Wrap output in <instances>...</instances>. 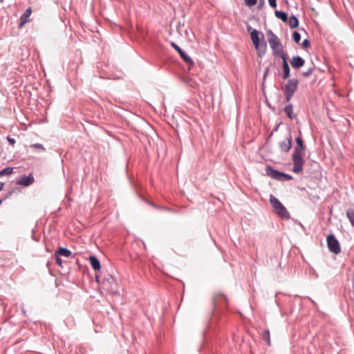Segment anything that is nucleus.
Returning <instances> with one entry per match:
<instances>
[{
  "label": "nucleus",
  "mask_w": 354,
  "mask_h": 354,
  "mask_svg": "<svg viewBox=\"0 0 354 354\" xmlns=\"http://www.w3.org/2000/svg\"><path fill=\"white\" fill-rule=\"evenodd\" d=\"M297 146L295 147L292 154V160L293 161L292 171L295 173H300L303 170L305 160L302 158L306 151V146L304 143L303 138L301 136L295 139Z\"/></svg>",
  "instance_id": "f257e3e1"
},
{
  "label": "nucleus",
  "mask_w": 354,
  "mask_h": 354,
  "mask_svg": "<svg viewBox=\"0 0 354 354\" xmlns=\"http://www.w3.org/2000/svg\"><path fill=\"white\" fill-rule=\"evenodd\" d=\"M267 35L274 55L280 58L288 56V53L283 50V45L280 39L271 30L267 31Z\"/></svg>",
  "instance_id": "f03ea898"
},
{
  "label": "nucleus",
  "mask_w": 354,
  "mask_h": 354,
  "mask_svg": "<svg viewBox=\"0 0 354 354\" xmlns=\"http://www.w3.org/2000/svg\"><path fill=\"white\" fill-rule=\"evenodd\" d=\"M270 203L274 212L282 219L288 220L290 215L284 205L273 195H270Z\"/></svg>",
  "instance_id": "7ed1b4c3"
},
{
  "label": "nucleus",
  "mask_w": 354,
  "mask_h": 354,
  "mask_svg": "<svg viewBox=\"0 0 354 354\" xmlns=\"http://www.w3.org/2000/svg\"><path fill=\"white\" fill-rule=\"evenodd\" d=\"M299 81L297 79H289L284 87L282 88L284 94L285 101L288 102L293 97L297 89Z\"/></svg>",
  "instance_id": "20e7f679"
},
{
  "label": "nucleus",
  "mask_w": 354,
  "mask_h": 354,
  "mask_svg": "<svg viewBox=\"0 0 354 354\" xmlns=\"http://www.w3.org/2000/svg\"><path fill=\"white\" fill-rule=\"evenodd\" d=\"M266 173L268 176L277 180L288 181L292 179L291 175L279 171L270 165L266 167Z\"/></svg>",
  "instance_id": "39448f33"
},
{
  "label": "nucleus",
  "mask_w": 354,
  "mask_h": 354,
  "mask_svg": "<svg viewBox=\"0 0 354 354\" xmlns=\"http://www.w3.org/2000/svg\"><path fill=\"white\" fill-rule=\"evenodd\" d=\"M327 245L329 251L331 252L338 254L341 252V248L338 240L336 239L334 234H331L326 237Z\"/></svg>",
  "instance_id": "423d86ee"
},
{
  "label": "nucleus",
  "mask_w": 354,
  "mask_h": 354,
  "mask_svg": "<svg viewBox=\"0 0 354 354\" xmlns=\"http://www.w3.org/2000/svg\"><path fill=\"white\" fill-rule=\"evenodd\" d=\"M171 46L179 53L181 58L189 64V67L193 66L194 65V61L192 59L187 55L185 52H184L175 42L171 41Z\"/></svg>",
  "instance_id": "0eeeda50"
},
{
  "label": "nucleus",
  "mask_w": 354,
  "mask_h": 354,
  "mask_svg": "<svg viewBox=\"0 0 354 354\" xmlns=\"http://www.w3.org/2000/svg\"><path fill=\"white\" fill-rule=\"evenodd\" d=\"M103 283L104 286H108V288L114 294H118L116 281L111 275L105 277Z\"/></svg>",
  "instance_id": "6e6552de"
},
{
  "label": "nucleus",
  "mask_w": 354,
  "mask_h": 354,
  "mask_svg": "<svg viewBox=\"0 0 354 354\" xmlns=\"http://www.w3.org/2000/svg\"><path fill=\"white\" fill-rule=\"evenodd\" d=\"M279 145L282 151L288 152L292 146L291 133H289L288 136L285 140L281 141Z\"/></svg>",
  "instance_id": "1a4fd4ad"
},
{
  "label": "nucleus",
  "mask_w": 354,
  "mask_h": 354,
  "mask_svg": "<svg viewBox=\"0 0 354 354\" xmlns=\"http://www.w3.org/2000/svg\"><path fill=\"white\" fill-rule=\"evenodd\" d=\"M221 300H223V301L225 304H227V297L223 293L216 292L212 295V305L213 307L212 312L216 308V306L221 301Z\"/></svg>",
  "instance_id": "9d476101"
},
{
  "label": "nucleus",
  "mask_w": 354,
  "mask_h": 354,
  "mask_svg": "<svg viewBox=\"0 0 354 354\" xmlns=\"http://www.w3.org/2000/svg\"><path fill=\"white\" fill-rule=\"evenodd\" d=\"M35 181L32 174H30L28 176H22L19 180L16 183L17 185H24L28 187L32 185Z\"/></svg>",
  "instance_id": "9b49d317"
},
{
  "label": "nucleus",
  "mask_w": 354,
  "mask_h": 354,
  "mask_svg": "<svg viewBox=\"0 0 354 354\" xmlns=\"http://www.w3.org/2000/svg\"><path fill=\"white\" fill-rule=\"evenodd\" d=\"M282 59V68H283V73L281 75V77L283 80H286L290 76V67L288 63V56L281 57Z\"/></svg>",
  "instance_id": "f8f14e48"
},
{
  "label": "nucleus",
  "mask_w": 354,
  "mask_h": 354,
  "mask_svg": "<svg viewBox=\"0 0 354 354\" xmlns=\"http://www.w3.org/2000/svg\"><path fill=\"white\" fill-rule=\"evenodd\" d=\"M32 14V9L30 7L28 8L26 11L20 17L19 27H22L27 22L30 21L29 17Z\"/></svg>",
  "instance_id": "ddd939ff"
},
{
  "label": "nucleus",
  "mask_w": 354,
  "mask_h": 354,
  "mask_svg": "<svg viewBox=\"0 0 354 354\" xmlns=\"http://www.w3.org/2000/svg\"><path fill=\"white\" fill-rule=\"evenodd\" d=\"M305 64V60L300 56H294L292 58L291 66L294 68H299L304 66Z\"/></svg>",
  "instance_id": "4468645a"
},
{
  "label": "nucleus",
  "mask_w": 354,
  "mask_h": 354,
  "mask_svg": "<svg viewBox=\"0 0 354 354\" xmlns=\"http://www.w3.org/2000/svg\"><path fill=\"white\" fill-rule=\"evenodd\" d=\"M247 30L250 32V37L252 42L260 40L259 35L261 34L262 39L264 38V35L263 33L260 32L259 30L256 29H252L251 26H248Z\"/></svg>",
  "instance_id": "2eb2a0df"
},
{
  "label": "nucleus",
  "mask_w": 354,
  "mask_h": 354,
  "mask_svg": "<svg viewBox=\"0 0 354 354\" xmlns=\"http://www.w3.org/2000/svg\"><path fill=\"white\" fill-rule=\"evenodd\" d=\"M90 263L95 271L100 270L101 264L99 259L95 256H91L89 257Z\"/></svg>",
  "instance_id": "dca6fc26"
},
{
  "label": "nucleus",
  "mask_w": 354,
  "mask_h": 354,
  "mask_svg": "<svg viewBox=\"0 0 354 354\" xmlns=\"http://www.w3.org/2000/svg\"><path fill=\"white\" fill-rule=\"evenodd\" d=\"M284 112L286 114V115L290 119H294L296 115L293 113V106L292 104H288L284 107Z\"/></svg>",
  "instance_id": "f3484780"
},
{
  "label": "nucleus",
  "mask_w": 354,
  "mask_h": 354,
  "mask_svg": "<svg viewBox=\"0 0 354 354\" xmlns=\"http://www.w3.org/2000/svg\"><path fill=\"white\" fill-rule=\"evenodd\" d=\"M55 254L63 256L65 257H68L71 255V252L68 249L66 248H59L58 250L55 252Z\"/></svg>",
  "instance_id": "a211bd4d"
},
{
  "label": "nucleus",
  "mask_w": 354,
  "mask_h": 354,
  "mask_svg": "<svg viewBox=\"0 0 354 354\" xmlns=\"http://www.w3.org/2000/svg\"><path fill=\"white\" fill-rule=\"evenodd\" d=\"M288 25L291 28H295L299 26V19H297V17L295 15H292L289 19H288Z\"/></svg>",
  "instance_id": "6ab92c4d"
},
{
  "label": "nucleus",
  "mask_w": 354,
  "mask_h": 354,
  "mask_svg": "<svg viewBox=\"0 0 354 354\" xmlns=\"http://www.w3.org/2000/svg\"><path fill=\"white\" fill-rule=\"evenodd\" d=\"M274 15L276 17L280 19L283 22H287L288 17L286 12L281 10H276L274 12Z\"/></svg>",
  "instance_id": "aec40b11"
},
{
  "label": "nucleus",
  "mask_w": 354,
  "mask_h": 354,
  "mask_svg": "<svg viewBox=\"0 0 354 354\" xmlns=\"http://www.w3.org/2000/svg\"><path fill=\"white\" fill-rule=\"evenodd\" d=\"M266 49H267V44H266V42L263 41L259 46V48H258L257 49L258 56L259 57H262L265 55V53L266 52Z\"/></svg>",
  "instance_id": "412c9836"
},
{
  "label": "nucleus",
  "mask_w": 354,
  "mask_h": 354,
  "mask_svg": "<svg viewBox=\"0 0 354 354\" xmlns=\"http://www.w3.org/2000/svg\"><path fill=\"white\" fill-rule=\"evenodd\" d=\"M346 215L351 225L354 227V209H348L346 212Z\"/></svg>",
  "instance_id": "4be33fe9"
},
{
  "label": "nucleus",
  "mask_w": 354,
  "mask_h": 354,
  "mask_svg": "<svg viewBox=\"0 0 354 354\" xmlns=\"http://www.w3.org/2000/svg\"><path fill=\"white\" fill-rule=\"evenodd\" d=\"M261 337L263 340H264L268 346H270V330L268 329L265 330L262 333Z\"/></svg>",
  "instance_id": "5701e85b"
},
{
  "label": "nucleus",
  "mask_w": 354,
  "mask_h": 354,
  "mask_svg": "<svg viewBox=\"0 0 354 354\" xmlns=\"http://www.w3.org/2000/svg\"><path fill=\"white\" fill-rule=\"evenodd\" d=\"M13 171V167H6L0 171V177L3 176H8L11 174Z\"/></svg>",
  "instance_id": "b1692460"
},
{
  "label": "nucleus",
  "mask_w": 354,
  "mask_h": 354,
  "mask_svg": "<svg viewBox=\"0 0 354 354\" xmlns=\"http://www.w3.org/2000/svg\"><path fill=\"white\" fill-rule=\"evenodd\" d=\"M315 66H312V67H310L306 71H304L302 72L301 75L304 77H310V75H312V74L313 73V72L315 71Z\"/></svg>",
  "instance_id": "393cba45"
},
{
  "label": "nucleus",
  "mask_w": 354,
  "mask_h": 354,
  "mask_svg": "<svg viewBox=\"0 0 354 354\" xmlns=\"http://www.w3.org/2000/svg\"><path fill=\"white\" fill-rule=\"evenodd\" d=\"M292 39L294 40V41L297 44H299L300 40H301V35L299 32H298L297 31H295L293 33H292Z\"/></svg>",
  "instance_id": "a878e982"
},
{
  "label": "nucleus",
  "mask_w": 354,
  "mask_h": 354,
  "mask_svg": "<svg viewBox=\"0 0 354 354\" xmlns=\"http://www.w3.org/2000/svg\"><path fill=\"white\" fill-rule=\"evenodd\" d=\"M245 4L248 6L252 7L257 4L258 0H244Z\"/></svg>",
  "instance_id": "bb28decb"
},
{
  "label": "nucleus",
  "mask_w": 354,
  "mask_h": 354,
  "mask_svg": "<svg viewBox=\"0 0 354 354\" xmlns=\"http://www.w3.org/2000/svg\"><path fill=\"white\" fill-rule=\"evenodd\" d=\"M30 147L32 148H37V149H41L42 151H45V147H44L43 145H41L40 143L32 144Z\"/></svg>",
  "instance_id": "cd10ccee"
},
{
  "label": "nucleus",
  "mask_w": 354,
  "mask_h": 354,
  "mask_svg": "<svg viewBox=\"0 0 354 354\" xmlns=\"http://www.w3.org/2000/svg\"><path fill=\"white\" fill-rule=\"evenodd\" d=\"M301 46L304 48H307L310 47V43L309 39H304L303 41V42L301 43Z\"/></svg>",
  "instance_id": "c85d7f7f"
},
{
  "label": "nucleus",
  "mask_w": 354,
  "mask_h": 354,
  "mask_svg": "<svg viewBox=\"0 0 354 354\" xmlns=\"http://www.w3.org/2000/svg\"><path fill=\"white\" fill-rule=\"evenodd\" d=\"M55 260H56V263L60 266V267H62V259L57 254H55Z\"/></svg>",
  "instance_id": "c756f323"
},
{
  "label": "nucleus",
  "mask_w": 354,
  "mask_h": 354,
  "mask_svg": "<svg viewBox=\"0 0 354 354\" xmlns=\"http://www.w3.org/2000/svg\"><path fill=\"white\" fill-rule=\"evenodd\" d=\"M7 140L8 141V142L10 143V145H11L12 147L15 145V144L16 143V140L15 138H11L10 136H8L6 138Z\"/></svg>",
  "instance_id": "7c9ffc66"
},
{
  "label": "nucleus",
  "mask_w": 354,
  "mask_h": 354,
  "mask_svg": "<svg viewBox=\"0 0 354 354\" xmlns=\"http://www.w3.org/2000/svg\"><path fill=\"white\" fill-rule=\"evenodd\" d=\"M269 5L274 8L277 7V0H268Z\"/></svg>",
  "instance_id": "2f4dec72"
},
{
  "label": "nucleus",
  "mask_w": 354,
  "mask_h": 354,
  "mask_svg": "<svg viewBox=\"0 0 354 354\" xmlns=\"http://www.w3.org/2000/svg\"><path fill=\"white\" fill-rule=\"evenodd\" d=\"M254 46V48L255 49L257 50L258 48H259V46L261 45V42H260V40L259 41H256L254 42H252Z\"/></svg>",
  "instance_id": "473e14b6"
},
{
  "label": "nucleus",
  "mask_w": 354,
  "mask_h": 354,
  "mask_svg": "<svg viewBox=\"0 0 354 354\" xmlns=\"http://www.w3.org/2000/svg\"><path fill=\"white\" fill-rule=\"evenodd\" d=\"M11 195V192H10L6 196H5L3 198L0 199V205L2 204V203L8 198V196Z\"/></svg>",
  "instance_id": "72a5a7b5"
},
{
  "label": "nucleus",
  "mask_w": 354,
  "mask_h": 354,
  "mask_svg": "<svg viewBox=\"0 0 354 354\" xmlns=\"http://www.w3.org/2000/svg\"><path fill=\"white\" fill-rule=\"evenodd\" d=\"M263 3H264V0H260L259 3V8L262 6L263 5Z\"/></svg>",
  "instance_id": "f704fd0d"
},
{
  "label": "nucleus",
  "mask_w": 354,
  "mask_h": 354,
  "mask_svg": "<svg viewBox=\"0 0 354 354\" xmlns=\"http://www.w3.org/2000/svg\"><path fill=\"white\" fill-rule=\"evenodd\" d=\"M268 73V68H266L265 71H264V74H263V77L265 78L266 76L267 75Z\"/></svg>",
  "instance_id": "c9c22d12"
},
{
  "label": "nucleus",
  "mask_w": 354,
  "mask_h": 354,
  "mask_svg": "<svg viewBox=\"0 0 354 354\" xmlns=\"http://www.w3.org/2000/svg\"><path fill=\"white\" fill-rule=\"evenodd\" d=\"M3 186H4V183L0 182V192L3 189Z\"/></svg>",
  "instance_id": "e433bc0d"
},
{
  "label": "nucleus",
  "mask_w": 354,
  "mask_h": 354,
  "mask_svg": "<svg viewBox=\"0 0 354 354\" xmlns=\"http://www.w3.org/2000/svg\"><path fill=\"white\" fill-rule=\"evenodd\" d=\"M278 127L279 125H277L274 129H273V131H277V129H278Z\"/></svg>",
  "instance_id": "4c0bfd02"
},
{
  "label": "nucleus",
  "mask_w": 354,
  "mask_h": 354,
  "mask_svg": "<svg viewBox=\"0 0 354 354\" xmlns=\"http://www.w3.org/2000/svg\"><path fill=\"white\" fill-rule=\"evenodd\" d=\"M151 206H153V207H156L154 205H153L152 203H150Z\"/></svg>",
  "instance_id": "58836bf2"
},
{
  "label": "nucleus",
  "mask_w": 354,
  "mask_h": 354,
  "mask_svg": "<svg viewBox=\"0 0 354 354\" xmlns=\"http://www.w3.org/2000/svg\"><path fill=\"white\" fill-rule=\"evenodd\" d=\"M96 280H97V281H98V277L97 276H96Z\"/></svg>",
  "instance_id": "ea45409f"
}]
</instances>
